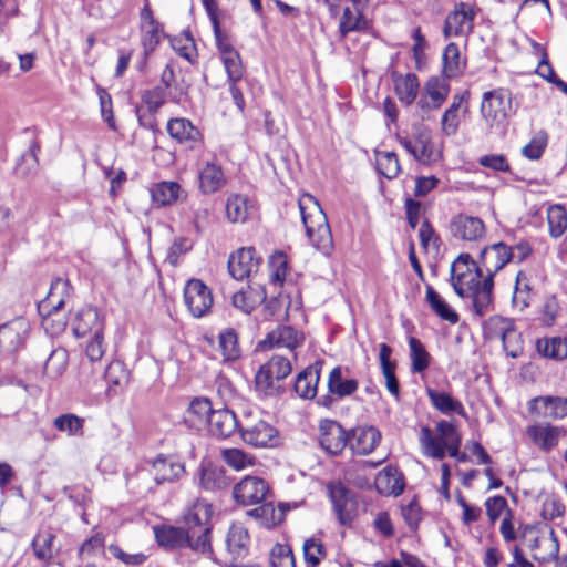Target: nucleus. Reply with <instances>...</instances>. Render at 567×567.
Segmentation results:
<instances>
[{
    "label": "nucleus",
    "instance_id": "nucleus-51",
    "mask_svg": "<svg viewBox=\"0 0 567 567\" xmlns=\"http://www.w3.org/2000/svg\"><path fill=\"white\" fill-rule=\"evenodd\" d=\"M549 234L554 238L560 237L567 229V212L560 204L551 205L547 210Z\"/></svg>",
    "mask_w": 567,
    "mask_h": 567
},
{
    "label": "nucleus",
    "instance_id": "nucleus-10",
    "mask_svg": "<svg viewBox=\"0 0 567 567\" xmlns=\"http://www.w3.org/2000/svg\"><path fill=\"white\" fill-rule=\"evenodd\" d=\"M184 301L195 318L205 316L213 306L210 289L199 279H190L184 288Z\"/></svg>",
    "mask_w": 567,
    "mask_h": 567
},
{
    "label": "nucleus",
    "instance_id": "nucleus-64",
    "mask_svg": "<svg viewBox=\"0 0 567 567\" xmlns=\"http://www.w3.org/2000/svg\"><path fill=\"white\" fill-rule=\"evenodd\" d=\"M274 374L277 381H281L291 373V363L288 358L282 355H272L270 360L265 363Z\"/></svg>",
    "mask_w": 567,
    "mask_h": 567
},
{
    "label": "nucleus",
    "instance_id": "nucleus-14",
    "mask_svg": "<svg viewBox=\"0 0 567 567\" xmlns=\"http://www.w3.org/2000/svg\"><path fill=\"white\" fill-rule=\"evenodd\" d=\"M152 472L157 485L174 483L185 475V464L174 455L158 454L152 461Z\"/></svg>",
    "mask_w": 567,
    "mask_h": 567
},
{
    "label": "nucleus",
    "instance_id": "nucleus-60",
    "mask_svg": "<svg viewBox=\"0 0 567 567\" xmlns=\"http://www.w3.org/2000/svg\"><path fill=\"white\" fill-rule=\"evenodd\" d=\"M187 412L189 417H194V421L200 424H207L214 409L212 408V403L208 399L196 398L190 402Z\"/></svg>",
    "mask_w": 567,
    "mask_h": 567
},
{
    "label": "nucleus",
    "instance_id": "nucleus-50",
    "mask_svg": "<svg viewBox=\"0 0 567 567\" xmlns=\"http://www.w3.org/2000/svg\"><path fill=\"white\" fill-rule=\"evenodd\" d=\"M53 425L56 430L70 436H82L84 434V419L73 413L59 415L54 419Z\"/></svg>",
    "mask_w": 567,
    "mask_h": 567
},
{
    "label": "nucleus",
    "instance_id": "nucleus-13",
    "mask_svg": "<svg viewBox=\"0 0 567 567\" xmlns=\"http://www.w3.org/2000/svg\"><path fill=\"white\" fill-rule=\"evenodd\" d=\"M260 257L254 247H243L228 258V271L236 280H244L258 270Z\"/></svg>",
    "mask_w": 567,
    "mask_h": 567
},
{
    "label": "nucleus",
    "instance_id": "nucleus-38",
    "mask_svg": "<svg viewBox=\"0 0 567 567\" xmlns=\"http://www.w3.org/2000/svg\"><path fill=\"white\" fill-rule=\"evenodd\" d=\"M249 539L248 530L241 524H233L226 537L228 551L236 557L245 556L248 551Z\"/></svg>",
    "mask_w": 567,
    "mask_h": 567
},
{
    "label": "nucleus",
    "instance_id": "nucleus-48",
    "mask_svg": "<svg viewBox=\"0 0 567 567\" xmlns=\"http://www.w3.org/2000/svg\"><path fill=\"white\" fill-rule=\"evenodd\" d=\"M443 75L446 79H453L462 74L460 62V49L454 42L449 43L443 51Z\"/></svg>",
    "mask_w": 567,
    "mask_h": 567
},
{
    "label": "nucleus",
    "instance_id": "nucleus-24",
    "mask_svg": "<svg viewBox=\"0 0 567 567\" xmlns=\"http://www.w3.org/2000/svg\"><path fill=\"white\" fill-rule=\"evenodd\" d=\"M70 284L68 280L56 278L52 281L47 297L40 301V312H45L48 316L60 311L66 299L70 297Z\"/></svg>",
    "mask_w": 567,
    "mask_h": 567
},
{
    "label": "nucleus",
    "instance_id": "nucleus-37",
    "mask_svg": "<svg viewBox=\"0 0 567 567\" xmlns=\"http://www.w3.org/2000/svg\"><path fill=\"white\" fill-rule=\"evenodd\" d=\"M425 300L429 303L431 310L440 317L442 320L455 324L458 322L460 317L450 305L439 295V292L431 286H426Z\"/></svg>",
    "mask_w": 567,
    "mask_h": 567
},
{
    "label": "nucleus",
    "instance_id": "nucleus-56",
    "mask_svg": "<svg viewBox=\"0 0 567 567\" xmlns=\"http://www.w3.org/2000/svg\"><path fill=\"white\" fill-rule=\"evenodd\" d=\"M436 431L441 433L443 436H447L449 444L446 445V451H449L450 456H458L461 446V434L457 431L456 426L451 422L441 420L436 423Z\"/></svg>",
    "mask_w": 567,
    "mask_h": 567
},
{
    "label": "nucleus",
    "instance_id": "nucleus-62",
    "mask_svg": "<svg viewBox=\"0 0 567 567\" xmlns=\"http://www.w3.org/2000/svg\"><path fill=\"white\" fill-rule=\"evenodd\" d=\"M547 146V134L545 132H539L537 136L532 138V141L522 148V154L530 159L537 161L542 157L545 148Z\"/></svg>",
    "mask_w": 567,
    "mask_h": 567
},
{
    "label": "nucleus",
    "instance_id": "nucleus-44",
    "mask_svg": "<svg viewBox=\"0 0 567 567\" xmlns=\"http://www.w3.org/2000/svg\"><path fill=\"white\" fill-rule=\"evenodd\" d=\"M181 186L176 182H161L151 189L153 202L157 206H171L178 199Z\"/></svg>",
    "mask_w": 567,
    "mask_h": 567
},
{
    "label": "nucleus",
    "instance_id": "nucleus-7",
    "mask_svg": "<svg viewBox=\"0 0 567 567\" xmlns=\"http://www.w3.org/2000/svg\"><path fill=\"white\" fill-rule=\"evenodd\" d=\"M328 393L317 399V404L331 409L341 399L352 395L359 388L355 379H344L342 368L334 367L327 381Z\"/></svg>",
    "mask_w": 567,
    "mask_h": 567
},
{
    "label": "nucleus",
    "instance_id": "nucleus-32",
    "mask_svg": "<svg viewBox=\"0 0 567 567\" xmlns=\"http://www.w3.org/2000/svg\"><path fill=\"white\" fill-rule=\"evenodd\" d=\"M254 213V205L244 195L233 194L226 200V217L233 223H245Z\"/></svg>",
    "mask_w": 567,
    "mask_h": 567
},
{
    "label": "nucleus",
    "instance_id": "nucleus-41",
    "mask_svg": "<svg viewBox=\"0 0 567 567\" xmlns=\"http://www.w3.org/2000/svg\"><path fill=\"white\" fill-rule=\"evenodd\" d=\"M424 93L430 97L433 109H440L450 93L446 78L431 76L424 85Z\"/></svg>",
    "mask_w": 567,
    "mask_h": 567
},
{
    "label": "nucleus",
    "instance_id": "nucleus-5",
    "mask_svg": "<svg viewBox=\"0 0 567 567\" xmlns=\"http://www.w3.org/2000/svg\"><path fill=\"white\" fill-rule=\"evenodd\" d=\"M511 110L512 94L508 90L498 87L483 94L480 112L488 128L503 127Z\"/></svg>",
    "mask_w": 567,
    "mask_h": 567
},
{
    "label": "nucleus",
    "instance_id": "nucleus-52",
    "mask_svg": "<svg viewBox=\"0 0 567 567\" xmlns=\"http://www.w3.org/2000/svg\"><path fill=\"white\" fill-rule=\"evenodd\" d=\"M414 158L417 162L423 164L431 162L433 156V144L429 132L423 128H419L417 132L414 133Z\"/></svg>",
    "mask_w": 567,
    "mask_h": 567
},
{
    "label": "nucleus",
    "instance_id": "nucleus-59",
    "mask_svg": "<svg viewBox=\"0 0 567 567\" xmlns=\"http://www.w3.org/2000/svg\"><path fill=\"white\" fill-rule=\"evenodd\" d=\"M271 567H296L292 549L287 544H276L270 551Z\"/></svg>",
    "mask_w": 567,
    "mask_h": 567
},
{
    "label": "nucleus",
    "instance_id": "nucleus-27",
    "mask_svg": "<svg viewBox=\"0 0 567 567\" xmlns=\"http://www.w3.org/2000/svg\"><path fill=\"white\" fill-rule=\"evenodd\" d=\"M527 436L543 452H550L557 446L564 431L549 424H535L527 429Z\"/></svg>",
    "mask_w": 567,
    "mask_h": 567
},
{
    "label": "nucleus",
    "instance_id": "nucleus-31",
    "mask_svg": "<svg viewBox=\"0 0 567 567\" xmlns=\"http://www.w3.org/2000/svg\"><path fill=\"white\" fill-rule=\"evenodd\" d=\"M54 539L55 535L50 529H41L34 535L31 542L35 558L44 566L51 565L54 555L59 551L58 549L55 550L53 546Z\"/></svg>",
    "mask_w": 567,
    "mask_h": 567
},
{
    "label": "nucleus",
    "instance_id": "nucleus-42",
    "mask_svg": "<svg viewBox=\"0 0 567 567\" xmlns=\"http://www.w3.org/2000/svg\"><path fill=\"white\" fill-rule=\"evenodd\" d=\"M40 151V144L37 140H33L30 143V146L27 152H24L16 167L14 173L17 176L25 178L33 175L37 172L39 162H38V152Z\"/></svg>",
    "mask_w": 567,
    "mask_h": 567
},
{
    "label": "nucleus",
    "instance_id": "nucleus-22",
    "mask_svg": "<svg viewBox=\"0 0 567 567\" xmlns=\"http://www.w3.org/2000/svg\"><path fill=\"white\" fill-rule=\"evenodd\" d=\"M155 538L159 546L167 549H193L194 539L187 534L183 527L159 526L154 528Z\"/></svg>",
    "mask_w": 567,
    "mask_h": 567
},
{
    "label": "nucleus",
    "instance_id": "nucleus-29",
    "mask_svg": "<svg viewBox=\"0 0 567 567\" xmlns=\"http://www.w3.org/2000/svg\"><path fill=\"white\" fill-rule=\"evenodd\" d=\"M419 441L424 455L436 460H443L445 457L446 445L449 444L447 436H443L439 432L437 435L434 436L429 426H422Z\"/></svg>",
    "mask_w": 567,
    "mask_h": 567
},
{
    "label": "nucleus",
    "instance_id": "nucleus-18",
    "mask_svg": "<svg viewBox=\"0 0 567 567\" xmlns=\"http://www.w3.org/2000/svg\"><path fill=\"white\" fill-rule=\"evenodd\" d=\"M227 184L223 167L215 161H207L198 171V188L204 195L221 190Z\"/></svg>",
    "mask_w": 567,
    "mask_h": 567
},
{
    "label": "nucleus",
    "instance_id": "nucleus-21",
    "mask_svg": "<svg viewBox=\"0 0 567 567\" xmlns=\"http://www.w3.org/2000/svg\"><path fill=\"white\" fill-rule=\"evenodd\" d=\"M381 439L380 432L373 426H360L349 432L348 446L354 454L367 455L371 453Z\"/></svg>",
    "mask_w": 567,
    "mask_h": 567
},
{
    "label": "nucleus",
    "instance_id": "nucleus-34",
    "mask_svg": "<svg viewBox=\"0 0 567 567\" xmlns=\"http://www.w3.org/2000/svg\"><path fill=\"white\" fill-rule=\"evenodd\" d=\"M394 91L399 101L404 105H411L417 97L420 82L414 73H406L394 79Z\"/></svg>",
    "mask_w": 567,
    "mask_h": 567
},
{
    "label": "nucleus",
    "instance_id": "nucleus-39",
    "mask_svg": "<svg viewBox=\"0 0 567 567\" xmlns=\"http://www.w3.org/2000/svg\"><path fill=\"white\" fill-rule=\"evenodd\" d=\"M168 93L169 101L181 103L187 94V85L184 81H177L172 65L168 63L161 74V85Z\"/></svg>",
    "mask_w": 567,
    "mask_h": 567
},
{
    "label": "nucleus",
    "instance_id": "nucleus-26",
    "mask_svg": "<svg viewBox=\"0 0 567 567\" xmlns=\"http://www.w3.org/2000/svg\"><path fill=\"white\" fill-rule=\"evenodd\" d=\"M267 295L262 286H247L231 297L233 306L246 315L251 313L259 305L266 302Z\"/></svg>",
    "mask_w": 567,
    "mask_h": 567
},
{
    "label": "nucleus",
    "instance_id": "nucleus-8",
    "mask_svg": "<svg viewBox=\"0 0 567 567\" xmlns=\"http://www.w3.org/2000/svg\"><path fill=\"white\" fill-rule=\"evenodd\" d=\"M328 495L339 523L350 525L357 513V501L352 491L337 481L328 484Z\"/></svg>",
    "mask_w": 567,
    "mask_h": 567
},
{
    "label": "nucleus",
    "instance_id": "nucleus-36",
    "mask_svg": "<svg viewBox=\"0 0 567 567\" xmlns=\"http://www.w3.org/2000/svg\"><path fill=\"white\" fill-rule=\"evenodd\" d=\"M426 394L432 405L443 414L456 413L465 416L463 404L446 392H440L432 388L426 389Z\"/></svg>",
    "mask_w": 567,
    "mask_h": 567
},
{
    "label": "nucleus",
    "instance_id": "nucleus-2",
    "mask_svg": "<svg viewBox=\"0 0 567 567\" xmlns=\"http://www.w3.org/2000/svg\"><path fill=\"white\" fill-rule=\"evenodd\" d=\"M306 234L311 245L324 255L333 247V239L328 218L318 200L310 194L302 195L298 200Z\"/></svg>",
    "mask_w": 567,
    "mask_h": 567
},
{
    "label": "nucleus",
    "instance_id": "nucleus-15",
    "mask_svg": "<svg viewBox=\"0 0 567 567\" xmlns=\"http://www.w3.org/2000/svg\"><path fill=\"white\" fill-rule=\"evenodd\" d=\"M475 12L468 4L461 2L456 4L453 12L447 14L443 33L445 38L468 34L473 29Z\"/></svg>",
    "mask_w": 567,
    "mask_h": 567
},
{
    "label": "nucleus",
    "instance_id": "nucleus-23",
    "mask_svg": "<svg viewBox=\"0 0 567 567\" xmlns=\"http://www.w3.org/2000/svg\"><path fill=\"white\" fill-rule=\"evenodd\" d=\"M303 340V334L295 328L290 326H279L266 336L265 340L260 342V346L262 349L282 347L292 351L299 347Z\"/></svg>",
    "mask_w": 567,
    "mask_h": 567
},
{
    "label": "nucleus",
    "instance_id": "nucleus-58",
    "mask_svg": "<svg viewBox=\"0 0 567 567\" xmlns=\"http://www.w3.org/2000/svg\"><path fill=\"white\" fill-rule=\"evenodd\" d=\"M475 267H480L471 257L470 254H461L451 265V285L454 288V278L458 277L461 272L464 274L465 280L474 279Z\"/></svg>",
    "mask_w": 567,
    "mask_h": 567
},
{
    "label": "nucleus",
    "instance_id": "nucleus-4",
    "mask_svg": "<svg viewBox=\"0 0 567 567\" xmlns=\"http://www.w3.org/2000/svg\"><path fill=\"white\" fill-rule=\"evenodd\" d=\"M485 339H501L503 350L511 358H519L524 353V339L517 330L515 321L502 316H492L483 323Z\"/></svg>",
    "mask_w": 567,
    "mask_h": 567
},
{
    "label": "nucleus",
    "instance_id": "nucleus-57",
    "mask_svg": "<svg viewBox=\"0 0 567 567\" xmlns=\"http://www.w3.org/2000/svg\"><path fill=\"white\" fill-rule=\"evenodd\" d=\"M302 550L307 567H317L327 556L324 545L313 537L305 540Z\"/></svg>",
    "mask_w": 567,
    "mask_h": 567
},
{
    "label": "nucleus",
    "instance_id": "nucleus-20",
    "mask_svg": "<svg viewBox=\"0 0 567 567\" xmlns=\"http://www.w3.org/2000/svg\"><path fill=\"white\" fill-rule=\"evenodd\" d=\"M103 330L104 322L95 307L87 306L78 311L73 321V332L76 338L93 337Z\"/></svg>",
    "mask_w": 567,
    "mask_h": 567
},
{
    "label": "nucleus",
    "instance_id": "nucleus-1",
    "mask_svg": "<svg viewBox=\"0 0 567 567\" xmlns=\"http://www.w3.org/2000/svg\"><path fill=\"white\" fill-rule=\"evenodd\" d=\"M513 259L512 247L503 241L485 247L475 267L474 279L465 280L463 272L454 278V291L470 299L475 316L483 317L494 309V276Z\"/></svg>",
    "mask_w": 567,
    "mask_h": 567
},
{
    "label": "nucleus",
    "instance_id": "nucleus-61",
    "mask_svg": "<svg viewBox=\"0 0 567 567\" xmlns=\"http://www.w3.org/2000/svg\"><path fill=\"white\" fill-rule=\"evenodd\" d=\"M168 93L165 91V87L157 85L151 90H146L142 94V101L147 106L148 112L157 113L164 105Z\"/></svg>",
    "mask_w": 567,
    "mask_h": 567
},
{
    "label": "nucleus",
    "instance_id": "nucleus-12",
    "mask_svg": "<svg viewBox=\"0 0 567 567\" xmlns=\"http://www.w3.org/2000/svg\"><path fill=\"white\" fill-rule=\"evenodd\" d=\"M196 478L199 488L210 493L223 492L231 484V477L227 474V471L212 462L200 463Z\"/></svg>",
    "mask_w": 567,
    "mask_h": 567
},
{
    "label": "nucleus",
    "instance_id": "nucleus-9",
    "mask_svg": "<svg viewBox=\"0 0 567 567\" xmlns=\"http://www.w3.org/2000/svg\"><path fill=\"white\" fill-rule=\"evenodd\" d=\"M270 486L259 476L247 475L234 485L233 497L243 506L256 505L266 501Z\"/></svg>",
    "mask_w": 567,
    "mask_h": 567
},
{
    "label": "nucleus",
    "instance_id": "nucleus-54",
    "mask_svg": "<svg viewBox=\"0 0 567 567\" xmlns=\"http://www.w3.org/2000/svg\"><path fill=\"white\" fill-rule=\"evenodd\" d=\"M377 168L388 179L395 178L401 171L398 155L394 152L377 153Z\"/></svg>",
    "mask_w": 567,
    "mask_h": 567
},
{
    "label": "nucleus",
    "instance_id": "nucleus-55",
    "mask_svg": "<svg viewBox=\"0 0 567 567\" xmlns=\"http://www.w3.org/2000/svg\"><path fill=\"white\" fill-rule=\"evenodd\" d=\"M221 460L235 471L245 470L254 465L252 457L240 449H223L220 451Z\"/></svg>",
    "mask_w": 567,
    "mask_h": 567
},
{
    "label": "nucleus",
    "instance_id": "nucleus-53",
    "mask_svg": "<svg viewBox=\"0 0 567 567\" xmlns=\"http://www.w3.org/2000/svg\"><path fill=\"white\" fill-rule=\"evenodd\" d=\"M533 287L529 277L524 271L516 276L513 302L520 307V310L529 306Z\"/></svg>",
    "mask_w": 567,
    "mask_h": 567
},
{
    "label": "nucleus",
    "instance_id": "nucleus-40",
    "mask_svg": "<svg viewBox=\"0 0 567 567\" xmlns=\"http://www.w3.org/2000/svg\"><path fill=\"white\" fill-rule=\"evenodd\" d=\"M69 362V353L66 349L58 347L51 350L49 357L43 364V374L49 379H56L61 377Z\"/></svg>",
    "mask_w": 567,
    "mask_h": 567
},
{
    "label": "nucleus",
    "instance_id": "nucleus-33",
    "mask_svg": "<svg viewBox=\"0 0 567 567\" xmlns=\"http://www.w3.org/2000/svg\"><path fill=\"white\" fill-rule=\"evenodd\" d=\"M392 349L386 343L380 344V364L382 374L385 378V386L388 391L395 396H400V384L395 375L396 362L391 360Z\"/></svg>",
    "mask_w": 567,
    "mask_h": 567
},
{
    "label": "nucleus",
    "instance_id": "nucleus-11",
    "mask_svg": "<svg viewBox=\"0 0 567 567\" xmlns=\"http://www.w3.org/2000/svg\"><path fill=\"white\" fill-rule=\"evenodd\" d=\"M320 446L330 455H339L349 442V432L334 421L326 419L319 425Z\"/></svg>",
    "mask_w": 567,
    "mask_h": 567
},
{
    "label": "nucleus",
    "instance_id": "nucleus-28",
    "mask_svg": "<svg viewBox=\"0 0 567 567\" xmlns=\"http://www.w3.org/2000/svg\"><path fill=\"white\" fill-rule=\"evenodd\" d=\"M209 431L219 437L230 436L241 423L237 421L236 414L229 409L214 410L208 421Z\"/></svg>",
    "mask_w": 567,
    "mask_h": 567
},
{
    "label": "nucleus",
    "instance_id": "nucleus-46",
    "mask_svg": "<svg viewBox=\"0 0 567 567\" xmlns=\"http://www.w3.org/2000/svg\"><path fill=\"white\" fill-rule=\"evenodd\" d=\"M266 364H262L255 375L256 390L267 396H275L284 391Z\"/></svg>",
    "mask_w": 567,
    "mask_h": 567
},
{
    "label": "nucleus",
    "instance_id": "nucleus-63",
    "mask_svg": "<svg viewBox=\"0 0 567 567\" xmlns=\"http://www.w3.org/2000/svg\"><path fill=\"white\" fill-rule=\"evenodd\" d=\"M143 29L142 44L144 53L148 55L152 53L161 41L163 27L161 23L154 25H147Z\"/></svg>",
    "mask_w": 567,
    "mask_h": 567
},
{
    "label": "nucleus",
    "instance_id": "nucleus-3",
    "mask_svg": "<svg viewBox=\"0 0 567 567\" xmlns=\"http://www.w3.org/2000/svg\"><path fill=\"white\" fill-rule=\"evenodd\" d=\"M213 506L204 499H197L185 514L186 532L194 539L193 550L198 553H212L210 519Z\"/></svg>",
    "mask_w": 567,
    "mask_h": 567
},
{
    "label": "nucleus",
    "instance_id": "nucleus-45",
    "mask_svg": "<svg viewBox=\"0 0 567 567\" xmlns=\"http://www.w3.org/2000/svg\"><path fill=\"white\" fill-rule=\"evenodd\" d=\"M367 28L368 21L363 16V11H352L349 7L344 8L339 23V32L341 38H346L350 32L363 31Z\"/></svg>",
    "mask_w": 567,
    "mask_h": 567
},
{
    "label": "nucleus",
    "instance_id": "nucleus-43",
    "mask_svg": "<svg viewBox=\"0 0 567 567\" xmlns=\"http://www.w3.org/2000/svg\"><path fill=\"white\" fill-rule=\"evenodd\" d=\"M536 349L545 358L563 360L567 358V339L560 337L539 339L536 342Z\"/></svg>",
    "mask_w": 567,
    "mask_h": 567
},
{
    "label": "nucleus",
    "instance_id": "nucleus-17",
    "mask_svg": "<svg viewBox=\"0 0 567 567\" xmlns=\"http://www.w3.org/2000/svg\"><path fill=\"white\" fill-rule=\"evenodd\" d=\"M450 230L457 239L476 241L485 235V225L478 217L458 214L451 219Z\"/></svg>",
    "mask_w": 567,
    "mask_h": 567
},
{
    "label": "nucleus",
    "instance_id": "nucleus-49",
    "mask_svg": "<svg viewBox=\"0 0 567 567\" xmlns=\"http://www.w3.org/2000/svg\"><path fill=\"white\" fill-rule=\"evenodd\" d=\"M104 378L109 384V390L111 391L114 388L123 389L130 380V372L125 368V364L122 361H112L105 369Z\"/></svg>",
    "mask_w": 567,
    "mask_h": 567
},
{
    "label": "nucleus",
    "instance_id": "nucleus-6",
    "mask_svg": "<svg viewBox=\"0 0 567 567\" xmlns=\"http://www.w3.org/2000/svg\"><path fill=\"white\" fill-rule=\"evenodd\" d=\"M241 440L254 447H274L278 444V431L268 422L246 419L239 426Z\"/></svg>",
    "mask_w": 567,
    "mask_h": 567
},
{
    "label": "nucleus",
    "instance_id": "nucleus-47",
    "mask_svg": "<svg viewBox=\"0 0 567 567\" xmlns=\"http://www.w3.org/2000/svg\"><path fill=\"white\" fill-rule=\"evenodd\" d=\"M411 371L413 373H423L430 365L431 355L424 344L416 338H409Z\"/></svg>",
    "mask_w": 567,
    "mask_h": 567
},
{
    "label": "nucleus",
    "instance_id": "nucleus-35",
    "mask_svg": "<svg viewBox=\"0 0 567 567\" xmlns=\"http://www.w3.org/2000/svg\"><path fill=\"white\" fill-rule=\"evenodd\" d=\"M218 350L224 361L233 362L241 357L239 337L234 328H226L218 333Z\"/></svg>",
    "mask_w": 567,
    "mask_h": 567
},
{
    "label": "nucleus",
    "instance_id": "nucleus-30",
    "mask_svg": "<svg viewBox=\"0 0 567 567\" xmlns=\"http://www.w3.org/2000/svg\"><path fill=\"white\" fill-rule=\"evenodd\" d=\"M375 488L379 494L389 496L400 495L404 489V478L395 467H385L375 477Z\"/></svg>",
    "mask_w": 567,
    "mask_h": 567
},
{
    "label": "nucleus",
    "instance_id": "nucleus-25",
    "mask_svg": "<svg viewBox=\"0 0 567 567\" xmlns=\"http://www.w3.org/2000/svg\"><path fill=\"white\" fill-rule=\"evenodd\" d=\"M167 132L172 138L194 150L202 140L199 130L187 118H172L167 123Z\"/></svg>",
    "mask_w": 567,
    "mask_h": 567
},
{
    "label": "nucleus",
    "instance_id": "nucleus-16",
    "mask_svg": "<svg viewBox=\"0 0 567 567\" xmlns=\"http://www.w3.org/2000/svg\"><path fill=\"white\" fill-rule=\"evenodd\" d=\"M322 367L323 361L317 360L296 375L293 390L300 399L313 400L317 396Z\"/></svg>",
    "mask_w": 567,
    "mask_h": 567
},
{
    "label": "nucleus",
    "instance_id": "nucleus-19",
    "mask_svg": "<svg viewBox=\"0 0 567 567\" xmlns=\"http://www.w3.org/2000/svg\"><path fill=\"white\" fill-rule=\"evenodd\" d=\"M29 331L28 323L18 318L0 326V349L3 352H16L23 346Z\"/></svg>",
    "mask_w": 567,
    "mask_h": 567
}]
</instances>
